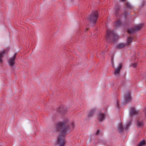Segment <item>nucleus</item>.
<instances>
[{
  "mask_svg": "<svg viewBox=\"0 0 146 146\" xmlns=\"http://www.w3.org/2000/svg\"><path fill=\"white\" fill-rule=\"evenodd\" d=\"M137 126L138 127H142L143 125V123L142 121L138 120L137 121Z\"/></svg>",
  "mask_w": 146,
  "mask_h": 146,
  "instance_id": "obj_14",
  "label": "nucleus"
},
{
  "mask_svg": "<svg viewBox=\"0 0 146 146\" xmlns=\"http://www.w3.org/2000/svg\"><path fill=\"white\" fill-rule=\"evenodd\" d=\"M117 129L119 132V133L121 134L122 133L123 131L124 128L122 125V124L121 122L120 123L117 127Z\"/></svg>",
  "mask_w": 146,
  "mask_h": 146,
  "instance_id": "obj_11",
  "label": "nucleus"
},
{
  "mask_svg": "<svg viewBox=\"0 0 146 146\" xmlns=\"http://www.w3.org/2000/svg\"><path fill=\"white\" fill-rule=\"evenodd\" d=\"M127 12H125L124 14V17H125L127 15Z\"/></svg>",
  "mask_w": 146,
  "mask_h": 146,
  "instance_id": "obj_25",
  "label": "nucleus"
},
{
  "mask_svg": "<svg viewBox=\"0 0 146 146\" xmlns=\"http://www.w3.org/2000/svg\"><path fill=\"white\" fill-rule=\"evenodd\" d=\"M131 99V94L129 92H127L125 94L124 96V100L125 102H127L128 101L130 100Z\"/></svg>",
  "mask_w": 146,
  "mask_h": 146,
  "instance_id": "obj_12",
  "label": "nucleus"
},
{
  "mask_svg": "<svg viewBox=\"0 0 146 146\" xmlns=\"http://www.w3.org/2000/svg\"><path fill=\"white\" fill-rule=\"evenodd\" d=\"M121 24V22L120 19L117 21L115 23V25L116 27L119 26Z\"/></svg>",
  "mask_w": 146,
  "mask_h": 146,
  "instance_id": "obj_19",
  "label": "nucleus"
},
{
  "mask_svg": "<svg viewBox=\"0 0 146 146\" xmlns=\"http://www.w3.org/2000/svg\"><path fill=\"white\" fill-rule=\"evenodd\" d=\"M131 124V121L130 120L128 121L126 124L124 126V128L125 129H127L130 126Z\"/></svg>",
  "mask_w": 146,
  "mask_h": 146,
  "instance_id": "obj_16",
  "label": "nucleus"
},
{
  "mask_svg": "<svg viewBox=\"0 0 146 146\" xmlns=\"http://www.w3.org/2000/svg\"><path fill=\"white\" fill-rule=\"evenodd\" d=\"M91 112L90 111L89 114V116L90 117L91 115Z\"/></svg>",
  "mask_w": 146,
  "mask_h": 146,
  "instance_id": "obj_29",
  "label": "nucleus"
},
{
  "mask_svg": "<svg viewBox=\"0 0 146 146\" xmlns=\"http://www.w3.org/2000/svg\"><path fill=\"white\" fill-rule=\"evenodd\" d=\"M103 119H99V122H102V120H103Z\"/></svg>",
  "mask_w": 146,
  "mask_h": 146,
  "instance_id": "obj_28",
  "label": "nucleus"
},
{
  "mask_svg": "<svg viewBox=\"0 0 146 146\" xmlns=\"http://www.w3.org/2000/svg\"><path fill=\"white\" fill-rule=\"evenodd\" d=\"M122 67L121 64H119L117 68H115V71L114 72V74L115 76H118L121 69Z\"/></svg>",
  "mask_w": 146,
  "mask_h": 146,
  "instance_id": "obj_9",
  "label": "nucleus"
},
{
  "mask_svg": "<svg viewBox=\"0 0 146 146\" xmlns=\"http://www.w3.org/2000/svg\"><path fill=\"white\" fill-rule=\"evenodd\" d=\"M66 120L57 122L56 123V129L59 131L63 136L66 134L69 131V127Z\"/></svg>",
  "mask_w": 146,
  "mask_h": 146,
  "instance_id": "obj_1",
  "label": "nucleus"
},
{
  "mask_svg": "<svg viewBox=\"0 0 146 146\" xmlns=\"http://www.w3.org/2000/svg\"><path fill=\"white\" fill-rule=\"evenodd\" d=\"M106 37L107 41L109 42H115L118 38V35L114 32L113 31H110L109 30H107Z\"/></svg>",
  "mask_w": 146,
  "mask_h": 146,
  "instance_id": "obj_3",
  "label": "nucleus"
},
{
  "mask_svg": "<svg viewBox=\"0 0 146 146\" xmlns=\"http://www.w3.org/2000/svg\"><path fill=\"white\" fill-rule=\"evenodd\" d=\"M100 131L99 130H98L96 133V135H98L99 134Z\"/></svg>",
  "mask_w": 146,
  "mask_h": 146,
  "instance_id": "obj_24",
  "label": "nucleus"
},
{
  "mask_svg": "<svg viewBox=\"0 0 146 146\" xmlns=\"http://www.w3.org/2000/svg\"><path fill=\"white\" fill-rule=\"evenodd\" d=\"M126 5L128 9H131L132 8V6L129 2H127L126 3Z\"/></svg>",
  "mask_w": 146,
  "mask_h": 146,
  "instance_id": "obj_20",
  "label": "nucleus"
},
{
  "mask_svg": "<svg viewBox=\"0 0 146 146\" xmlns=\"http://www.w3.org/2000/svg\"><path fill=\"white\" fill-rule=\"evenodd\" d=\"M137 65V64L136 63H134L132 64V67L133 68L135 67Z\"/></svg>",
  "mask_w": 146,
  "mask_h": 146,
  "instance_id": "obj_22",
  "label": "nucleus"
},
{
  "mask_svg": "<svg viewBox=\"0 0 146 146\" xmlns=\"http://www.w3.org/2000/svg\"><path fill=\"white\" fill-rule=\"evenodd\" d=\"M99 116L100 119H104L107 117V114L105 112H104L103 113L100 112L99 114Z\"/></svg>",
  "mask_w": 146,
  "mask_h": 146,
  "instance_id": "obj_13",
  "label": "nucleus"
},
{
  "mask_svg": "<svg viewBox=\"0 0 146 146\" xmlns=\"http://www.w3.org/2000/svg\"><path fill=\"white\" fill-rule=\"evenodd\" d=\"M71 127L72 128H73L74 127V123L73 122H72L71 123Z\"/></svg>",
  "mask_w": 146,
  "mask_h": 146,
  "instance_id": "obj_23",
  "label": "nucleus"
},
{
  "mask_svg": "<svg viewBox=\"0 0 146 146\" xmlns=\"http://www.w3.org/2000/svg\"><path fill=\"white\" fill-rule=\"evenodd\" d=\"M140 113V112L139 111L136 110L135 108H132L131 109L130 115L131 117H132L133 116H137L139 115Z\"/></svg>",
  "mask_w": 146,
  "mask_h": 146,
  "instance_id": "obj_7",
  "label": "nucleus"
},
{
  "mask_svg": "<svg viewBox=\"0 0 146 146\" xmlns=\"http://www.w3.org/2000/svg\"><path fill=\"white\" fill-rule=\"evenodd\" d=\"M68 111L66 109L62 106L54 110L53 113L54 116L63 117L66 115V113Z\"/></svg>",
  "mask_w": 146,
  "mask_h": 146,
  "instance_id": "obj_2",
  "label": "nucleus"
},
{
  "mask_svg": "<svg viewBox=\"0 0 146 146\" xmlns=\"http://www.w3.org/2000/svg\"><path fill=\"white\" fill-rule=\"evenodd\" d=\"M143 25V24L137 25L134 27L133 28L129 29L127 30L128 33L130 34L135 33L136 31L140 30Z\"/></svg>",
  "mask_w": 146,
  "mask_h": 146,
  "instance_id": "obj_4",
  "label": "nucleus"
},
{
  "mask_svg": "<svg viewBox=\"0 0 146 146\" xmlns=\"http://www.w3.org/2000/svg\"><path fill=\"white\" fill-rule=\"evenodd\" d=\"M5 53V52L4 50H3L0 52V62H2V58Z\"/></svg>",
  "mask_w": 146,
  "mask_h": 146,
  "instance_id": "obj_15",
  "label": "nucleus"
},
{
  "mask_svg": "<svg viewBox=\"0 0 146 146\" xmlns=\"http://www.w3.org/2000/svg\"><path fill=\"white\" fill-rule=\"evenodd\" d=\"M111 64H112V67H114V64H113V61H112V59H111Z\"/></svg>",
  "mask_w": 146,
  "mask_h": 146,
  "instance_id": "obj_26",
  "label": "nucleus"
},
{
  "mask_svg": "<svg viewBox=\"0 0 146 146\" xmlns=\"http://www.w3.org/2000/svg\"><path fill=\"white\" fill-rule=\"evenodd\" d=\"M15 55L13 56L10 58L8 61V63L11 66H13L14 64L15 61Z\"/></svg>",
  "mask_w": 146,
  "mask_h": 146,
  "instance_id": "obj_10",
  "label": "nucleus"
},
{
  "mask_svg": "<svg viewBox=\"0 0 146 146\" xmlns=\"http://www.w3.org/2000/svg\"><path fill=\"white\" fill-rule=\"evenodd\" d=\"M115 14L116 15H119L118 13L119 14V13H120V10H119V7H117L116 6L115 7Z\"/></svg>",
  "mask_w": 146,
  "mask_h": 146,
  "instance_id": "obj_17",
  "label": "nucleus"
},
{
  "mask_svg": "<svg viewBox=\"0 0 146 146\" xmlns=\"http://www.w3.org/2000/svg\"><path fill=\"white\" fill-rule=\"evenodd\" d=\"M116 106H117V108H119V104H118V102L117 101V102H116Z\"/></svg>",
  "mask_w": 146,
  "mask_h": 146,
  "instance_id": "obj_27",
  "label": "nucleus"
},
{
  "mask_svg": "<svg viewBox=\"0 0 146 146\" xmlns=\"http://www.w3.org/2000/svg\"><path fill=\"white\" fill-rule=\"evenodd\" d=\"M57 144L58 146H64V140L60 135H59L58 137Z\"/></svg>",
  "mask_w": 146,
  "mask_h": 146,
  "instance_id": "obj_8",
  "label": "nucleus"
},
{
  "mask_svg": "<svg viewBox=\"0 0 146 146\" xmlns=\"http://www.w3.org/2000/svg\"><path fill=\"white\" fill-rule=\"evenodd\" d=\"M122 1L124 2L125 1V0H121Z\"/></svg>",
  "mask_w": 146,
  "mask_h": 146,
  "instance_id": "obj_30",
  "label": "nucleus"
},
{
  "mask_svg": "<svg viewBox=\"0 0 146 146\" xmlns=\"http://www.w3.org/2000/svg\"><path fill=\"white\" fill-rule=\"evenodd\" d=\"M145 145V142L144 140L141 141L138 145V146H143Z\"/></svg>",
  "mask_w": 146,
  "mask_h": 146,
  "instance_id": "obj_18",
  "label": "nucleus"
},
{
  "mask_svg": "<svg viewBox=\"0 0 146 146\" xmlns=\"http://www.w3.org/2000/svg\"><path fill=\"white\" fill-rule=\"evenodd\" d=\"M87 19L88 21L90 23L91 22V15H90L89 17H87Z\"/></svg>",
  "mask_w": 146,
  "mask_h": 146,
  "instance_id": "obj_21",
  "label": "nucleus"
},
{
  "mask_svg": "<svg viewBox=\"0 0 146 146\" xmlns=\"http://www.w3.org/2000/svg\"><path fill=\"white\" fill-rule=\"evenodd\" d=\"M133 39V37H128L127 40V44L123 43H120L117 46V48H123L127 45H129L130 43L132 42V40Z\"/></svg>",
  "mask_w": 146,
  "mask_h": 146,
  "instance_id": "obj_5",
  "label": "nucleus"
},
{
  "mask_svg": "<svg viewBox=\"0 0 146 146\" xmlns=\"http://www.w3.org/2000/svg\"><path fill=\"white\" fill-rule=\"evenodd\" d=\"M98 17V14L97 11H95L92 12V24H95Z\"/></svg>",
  "mask_w": 146,
  "mask_h": 146,
  "instance_id": "obj_6",
  "label": "nucleus"
}]
</instances>
